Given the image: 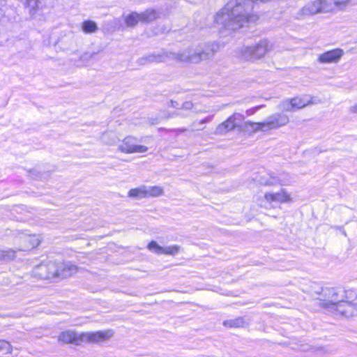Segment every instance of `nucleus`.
Segmentation results:
<instances>
[{"instance_id":"f257e3e1","label":"nucleus","mask_w":357,"mask_h":357,"mask_svg":"<svg viewBox=\"0 0 357 357\" xmlns=\"http://www.w3.org/2000/svg\"><path fill=\"white\" fill-rule=\"evenodd\" d=\"M253 4L252 0H231L216 13L214 21L229 31L247 26L259 20L257 15L251 13Z\"/></svg>"},{"instance_id":"f03ea898","label":"nucleus","mask_w":357,"mask_h":357,"mask_svg":"<svg viewBox=\"0 0 357 357\" xmlns=\"http://www.w3.org/2000/svg\"><path fill=\"white\" fill-rule=\"evenodd\" d=\"M114 335L112 330L77 333L66 330L59 333L58 341L62 344L81 345L84 343H100L109 340Z\"/></svg>"},{"instance_id":"7ed1b4c3","label":"nucleus","mask_w":357,"mask_h":357,"mask_svg":"<svg viewBox=\"0 0 357 357\" xmlns=\"http://www.w3.org/2000/svg\"><path fill=\"white\" fill-rule=\"evenodd\" d=\"M336 297V312L347 318L357 316V303L351 301L356 298L354 291L338 287Z\"/></svg>"},{"instance_id":"20e7f679","label":"nucleus","mask_w":357,"mask_h":357,"mask_svg":"<svg viewBox=\"0 0 357 357\" xmlns=\"http://www.w3.org/2000/svg\"><path fill=\"white\" fill-rule=\"evenodd\" d=\"M270 49L269 41L261 40L254 45L243 47L240 51V55L243 59L253 62L263 58Z\"/></svg>"},{"instance_id":"39448f33","label":"nucleus","mask_w":357,"mask_h":357,"mask_svg":"<svg viewBox=\"0 0 357 357\" xmlns=\"http://www.w3.org/2000/svg\"><path fill=\"white\" fill-rule=\"evenodd\" d=\"M41 242V238L37 234H26L23 232H17L13 243L20 251H29L37 248Z\"/></svg>"},{"instance_id":"423d86ee","label":"nucleus","mask_w":357,"mask_h":357,"mask_svg":"<svg viewBox=\"0 0 357 357\" xmlns=\"http://www.w3.org/2000/svg\"><path fill=\"white\" fill-rule=\"evenodd\" d=\"M188 48L178 51V52H162L158 54H151L147 59L150 62H163L167 59L175 60L178 62L188 63Z\"/></svg>"},{"instance_id":"0eeeda50","label":"nucleus","mask_w":357,"mask_h":357,"mask_svg":"<svg viewBox=\"0 0 357 357\" xmlns=\"http://www.w3.org/2000/svg\"><path fill=\"white\" fill-rule=\"evenodd\" d=\"M138 139L132 136L125 137L119 146V150L126 154L142 153L148 151V147L137 144Z\"/></svg>"},{"instance_id":"6e6552de","label":"nucleus","mask_w":357,"mask_h":357,"mask_svg":"<svg viewBox=\"0 0 357 357\" xmlns=\"http://www.w3.org/2000/svg\"><path fill=\"white\" fill-rule=\"evenodd\" d=\"M293 197L284 188H282L278 192H266L262 199V202L268 205H272L273 202L289 204L293 202Z\"/></svg>"},{"instance_id":"1a4fd4ad","label":"nucleus","mask_w":357,"mask_h":357,"mask_svg":"<svg viewBox=\"0 0 357 357\" xmlns=\"http://www.w3.org/2000/svg\"><path fill=\"white\" fill-rule=\"evenodd\" d=\"M289 122V116L283 113H275L271 114L264 121L266 132H269L273 130H278L287 126Z\"/></svg>"},{"instance_id":"9d476101","label":"nucleus","mask_w":357,"mask_h":357,"mask_svg":"<svg viewBox=\"0 0 357 357\" xmlns=\"http://www.w3.org/2000/svg\"><path fill=\"white\" fill-rule=\"evenodd\" d=\"M188 48V63H198L203 60H206L212 56L213 52L208 48L204 49L201 47Z\"/></svg>"},{"instance_id":"9b49d317","label":"nucleus","mask_w":357,"mask_h":357,"mask_svg":"<svg viewBox=\"0 0 357 357\" xmlns=\"http://www.w3.org/2000/svg\"><path fill=\"white\" fill-rule=\"evenodd\" d=\"M320 4L321 3L319 0H315L307 3L298 13V17L305 18L307 16L321 13Z\"/></svg>"},{"instance_id":"f8f14e48","label":"nucleus","mask_w":357,"mask_h":357,"mask_svg":"<svg viewBox=\"0 0 357 357\" xmlns=\"http://www.w3.org/2000/svg\"><path fill=\"white\" fill-rule=\"evenodd\" d=\"M78 268L69 261H59V278H66L75 274Z\"/></svg>"},{"instance_id":"ddd939ff","label":"nucleus","mask_w":357,"mask_h":357,"mask_svg":"<svg viewBox=\"0 0 357 357\" xmlns=\"http://www.w3.org/2000/svg\"><path fill=\"white\" fill-rule=\"evenodd\" d=\"M241 130L248 133H255L257 132H266L264 121L261 122L245 121L241 126Z\"/></svg>"},{"instance_id":"4468645a","label":"nucleus","mask_w":357,"mask_h":357,"mask_svg":"<svg viewBox=\"0 0 357 357\" xmlns=\"http://www.w3.org/2000/svg\"><path fill=\"white\" fill-rule=\"evenodd\" d=\"M293 104L294 109H300L309 105L316 103L313 100V98L309 96H304L303 97H294L291 98Z\"/></svg>"},{"instance_id":"2eb2a0df","label":"nucleus","mask_w":357,"mask_h":357,"mask_svg":"<svg viewBox=\"0 0 357 357\" xmlns=\"http://www.w3.org/2000/svg\"><path fill=\"white\" fill-rule=\"evenodd\" d=\"M261 183L265 186L272 187L276 185H286L287 181L282 179L280 176H264L261 180Z\"/></svg>"},{"instance_id":"dca6fc26","label":"nucleus","mask_w":357,"mask_h":357,"mask_svg":"<svg viewBox=\"0 0 357 357\" xmlns=\"http://www.w3.org/2000/svg\"><path fill=\"white\" fill-rule=\"evenodd\" d=\"M128 197L137 199L147 198L146 185H141L137 188H131L128 192Z\"/></svg>"},{"instance_id":"f3484780","label":"nucleus","mask_w":357,"mask_h":357,"mask_svg":"<svg viewBox=\"0 0 357 357\" xmlns=\"http://www.w3.org/2000/svg\"><path fill=\"white\" fill-rule=\"evenodd\" d=\"M235 128V123L231 121V119L229 117L226 121L216 127L215 132L218 135H224Z\"/></svg>"},{"instance_id":"a211bd4d","label":"nucleus","mask_w":357,"mask_h":357,"mask_svg":"<svg viewBox=\"0 0 357 357\" xmlns=\"http://www.w3.org/2000/svg\"><path fill=\"white\" fill-rule=\"evenodd\" d=\"M142 22H150L156 20L159 15L158 13L154 9H147L145 11L140 13Z\"/></svg>"},{"instance_id":"6ab92c4d","label":"nucleus","mask_w":357,"mask_h":357,"mask_svg":"<svg viewBox=\"0 0 357 357\" xmlns=\"http://www.w3.org/2000/svg\"><path fill=\"white\" fill-rule=\"evenodd\" d=\"M223 324L226 327L229 328H241L248 325V323L245 321L243 317H238L226 320L223 322Z\"/></svg>"},{"instance_id":"aec40b11","label":"nucleus","mask_w":357,"mask_h":357,"mask_svg":"<svg viewBox=\"0 0 357 357\" xmlns=\"http://www.w3.org/2000/svg\"><path fill=\"white\" fill-rule=\"evenodd\" d=\"M46 266L49 279L59 278V261H49Z\"/></svg>"},{"instance_id":"412c9836","label":"nucleus","mask_w":357,"mask_h":357,"mask_svg":"<svg viewBox=\"0 0 357 357\" xmlns=\"http://www.w3.org/2000/svg\"><path fill=\"white\" fill-rule=\"evenodd\" d=\"M33 273L35 277L40 279H49L46 264H41L37 266Z\"/></svg>"},{"instance_id":"4be33fe9","label":"nucleus","mask_w":357,"mask_h":357,"mask_svg":"<svg viewBox=\"0 0 357 357\" xmlns=\"http://www.w3.org/2000/svg\"><path fill=\"white\" fill-rule=\"evenodd\" d=\"M147 198L158 197L164 194V189L159 185L146 186Z\"/></svg>"},{"instance_id":"5701e85b","label":"nucleus","mask_w":357,"mask_h":357,"mask_svg":"<svg viewBox=\"0 0 357 357\" xmlns=\"http://www.w3.org/2000/svg\"><path fill=\"white\" fill-rule=\"evenodd\" d=\"M138 22H142V20L139 13L136 12H132L125 18V23L128 26H134Z\"/></svg>"},{"instance_id":"b1692460","label":"nucleus","mask_w":357,"mask_h":357,"mask_svg":"<svg viewBox=\"0 0 357 357\" xmlns=\"http://www.w3.org/2000/svg\"><path fill=\"white\" fill-rule=\"evenodd\" d=\"M320 63H330L335 61V51L331 50L320 54L318 57Z\"/></svg>"},{"instance_id":"393cba45","label":"nucleus","mask_w":357,"mask_h":357,"mask_svg":"<svg viewBox=\"0 0 357 357\" xmlns=\"http://www.w3.org/2000/svg\"><path fill=\"white\" fill-rule=\"evenodd\" d=\"M82 29L86 33H92L97 31V24L91 20H86L82 24Z\"/></svg>"},{"instance_id":"a878e982","label":"nucleus","mask_w":357,"mask_h":357,"mask_svg":"<svg viewBox=\"0 0 357 357\" xmlns=\"http://www.w3.org/2000/svg\"><path fill=\"white\" fill-rule=\"evenodd\" d=\"M147 249L158 255H163L164 247L160 245L156 241H151L147 245Z\"/></svg>"},{"instance_id":"bb28decb","label":"nucleus","mask_w":357,"mask_h":357,"mask_svg":"<svg viewBox=\"0 0 357 357\" xmlns=\"http://www.w3.org/2000/svg\"><path fill=\"white\" fill-rule=\"evenodd\" d=\"M181 249V248L178 245L165 246L163 249V255L175 256L179 253Z\"/></svg>"},{"instance_id":"cd10ccee","label":"nucleus","mask_w":357,"mask_h":357,"mask_svg":"<svg viewBox=\"0 0 357 357\" xmlns=\"http://www.w3.org/2000/svg\"><path fill=\"white\" fill-rule=\"evenodd\" d=\"M229 118L235 123L236 128H238L241 130V126H242V123L245 119L244 115L239 112H234Z\"/></svg>"},{"instance_id":"c85d7f7f","label":"nucleus","mask_w":357,"mask_h":357,"mask_svg":"<svg viewBox=\"0 0 357 357\" xmlns=\"http://www.w3.org/2000/svg\"><path fill=\"white\" fill-rule=\"evenodd\" d=\"M100 139L105 144H113L116 142V136L113 132H106L102 135Z\"/></svg>"},{"instance_id":"c756f323","label":"nucleus","mask_w":357,"mask_h":357,"mask_svg":"<svg viewBox=\"0 0 357 357\" xmlns=\"http://www.w3.org/2000/svg\"><path fill=\"white\" fill-rule=\"evenodd\" d=\"M278 108L282 111L291 112L294 111L293 104L291 98L282 100L279 105Z\"/></svg>"},{"instance_id":"7c9ffc66","label":"nucleus","mask_w":357,"mask_h":357,"mask_svg":"<svg viewBox=\"0 0 357 357\" xmlns=\"http://www.w3.org/2000/svg\"><path fill=\"white\" fill-rule=\"evenodd\" d=\"M13 347L10 342L6 340H0V353L4 354H11Z\"/></svg>"},{"instance_id":"2f4dec72","label":"nucleus","mask_w":357,"mask_h":357,"mask_svg":"<svg viewBox=\"0 0 357 357\" xmlns=\"http://www.w3.org/2000/svg\"><path fill=\"white\" fill-rule=\"evenodd\" d=\"M15 256V251L13 250H0V259H11Z\"/></svg>"},{"instance_id":"473e14b6","label":"nucleus","mask_w":357,"mask_h":357,"mask_svg":"<svg viewBox=\"0 0 357 357\" xmlns=\"http://www.w3.org/2000/svg\"><path fill=\"white\" fill-rule=\"evenodd\" d=\"M351 0H336V10H344L350 5Z\"/></svg>"},{"instance_id":"72a5a7b5","label":"nucleus","mask_w":357,"mask_h":357,"mask_svg":"<svg viewBox=\"0 0 357 357\" xmlns=\"http://www.w3.org/2000/svg\"><path fill=\"white\" fill-rule=\"evenodd\" d=\"M24 3L27 6L31 7L33 8H34L37 6V3H38L37 0H24Z\"/></svg>"},{"instance_id":"f704fd0d","label":"nucleus","mask_w":357,"mask_h":357,"mask_svg":"<svg viewBox=\"0 0 357 357\" xmlns=\"http://www.w3.org/2000/svg\"><path fill=\"white\" fill-rule=\"evenodd\" d=\"M192 107H193L192 102H191L190 101H186L183 104L181 108L183 109H192Z\"/></svg>"},{"instance_id":"c9c22d12","label":"nucleus","mask_w":357,"mask_h":357,"mask_svg":"<svg viewBox=\"0 0 357 357\" xmlns=\"http://www.w3.org/2000/svg\"><path fill=\"white\" fill-rule=\"evenodd\" d=\"M343 54V50L340 49H336V62L342 56Z\"/></svg>"},{"instance_id":"e433bc0d","label":"nucleus","mask_w":357,"mask_h":357,"mask_svg":"<svg viewBox=\"0 0 357 357\" xmlns=\"http://www.w3.org/2000/svg\"><path fill=\"white\" fill-rule=\"evenodd\" d=\"M211 119H212L211 117H207V118L202 119L200 121L197 122V124L201 125V124L206 123L211 121ZM196 124H197V122H194V125L195 126Z\"/></svg>"},{"instance_id":"4c0bfd02","label":"nucleus","mask_w":357,"mask_h":357,"mask_svg":"<svg viewBox=\"0 0 357 357\" xmlns=\"http://www.w3.org/2000/svg\"><path fill=\"white\" fill-rule=\"evenodd\" d=\"M350 112L351 113L357 114V103L350 107Z\"/></svg>"},{"instance_id":"58836bf2","label":"nucleus","mask_w":357,"mask_h":357,"mask_svg":"<svg viewBox=\"0 0 357 357\" xmlns=\"http://www.w3.org/2000/svg\"><path fill=\"white\" fill-rule=\"evenodd\" d=\"M294 349H299V350H301V351H307L308 349L307 345H301V347H297V348L294 347Z\"/></svg>"},{"instance_id":"ea45409f","label":"nucleus","mask_w":357,"mask_h":357,"mask_svg":"<svg viewBox=\"0 0 357 357\" xmlns=\"http://www.w3.org/2000/svg\"><path fill=\"white\" fill-rule=\"evenodd\" d=\"M177 105L178 104L176 102L173 101V100H171L169 102V106H171V107H176Z\"/></svg>"},{"instance_id":"a19ab883","label":"nucleus","mask_w":357,"mask_h":357,"mask_svg":"<svg viewBox=\"0 0 357 357\" xmlns=\"http://www.w3.org/2000/svg\"><path fill=\"white\" fill-rule=\"evenodd\" d=\"M247 114H248V115H250V113L249 112V111H247Z\"/></svg>"}]
</instances>
